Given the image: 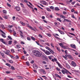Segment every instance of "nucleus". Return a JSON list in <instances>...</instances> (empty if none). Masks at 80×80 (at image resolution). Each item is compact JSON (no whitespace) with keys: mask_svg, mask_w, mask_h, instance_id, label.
Returning a JSON list of instances; mask_svg holds the SVG:
<instances>
[{"mask_svg":"<svg viewBox=\"0 0 80 80\" xmlns=\"http://www.w3.org/2000/svg\"><path fill=\"white\" fill-rule=\"evenodd\" d=\"M57 36H59V35H58V34H56L55 35H53V36L55 37V38H56L57 39H58V40H61V39L58 38V37H57Z\"/></svg>","mask_w":80,"mask_h":80,"instance_id":"423d86ee","label":"nucleus"},{"mask_svg":"<svg viewBox=\"0 0 80 80\" xmlns=\"http://www.w3.org/2000/svg\"><path fill=\"white\" fill-rule=\"evenodd\" d=\"M6 73L7 74H9L10 73V71H6Z\"/></svg>","mask_w":80,"mask_h":80,"instance_id":"3c124183","label":"nucleus"},{"mask_svg":"<svg viewBox=\"0 0 80 80\" xmlns=\"http://www.w3.org/2000/svg\"><path fill=\"white\" fill-rule=\"evenodd\" d=\"M74 13H76V14H78V12H77V11H75L74 12Z\"/></svg>","mask_w":80,"mask_h":80,"instance_id":"338daca9","label":"nucleus"},{"mask_svg":"<svg viewBox=\"0 0 80 80\" xmlns=\"http://www.w3.org/2000/svg\"><path fill=\"white\" fill-rule=\"evenodd\" d=\"M49 51L52 54H54V52H53L52 49L50 50Z\"/></svg>","mask_w":80,"mask_h":80,"instance_id":"c756f323","label":"nucleus"},{"mask_svg":"<svg viewBox=\"0 0 80 80\" xmlns=\"http://www.w3.org/2000/svg\"><path fill=\"white\" fill-rule=\"evenodd\" d=\"M56 69L58 71H60V69L58 68H56Z\"/></svg>","mask_w":80,"mask_h":80,"instance_id":"4d7b16f0","label":"nucleus"},{"mask_svg":"<svg viewBox=\"0 0 80 80\" xmlns=\"http://www.w3.org/2000/svg\"><path fill=\"white\" fill-rule=\"evenodd\" d=\"M0 41H1V42H2V43H3L5 44V42L4 41V40H3V39H2V38L0 39Z\"/></svg>","mask_w":80,"mask_h":80,"instance_id":"6ab92c4d","label":"nucleus"},{"mask_svg":"<svg viewBox=\"0 0 80 80\" xmlns=\"http://www.w3.org/2000/svg\"><path fill=\"white\" fill-rule=\"evenodd\" d=\"M16 47H17V48H20V46L19 45H16Z\"/></svg>","mask_w":80,"mask_h":80,"instance_id":"ea45409f","label":"nucleus"},{"mask_svg":"<svg viewBox=\"0 0 80 80\" xmlns=\"http://www.w3.org/2000/svg\"><path fill=\"white\" fill-rule=\"evenodd\" d=\"M55 75L57 77H58V78H61V77L59 76V75H58L57 74H55Z\"/></svg>","mask_w":80,"mask_h":80,"instance_id":"393cba45","label":"nucleus"},{"mask_svg":"<svg viewBox=\"0 0 80 80\" xmlns=\"http://www.w3.org/2000/svg\"><path fill=\"white\" fill-rule=\"evenodd\" d=\"M11 68L12 69V70H15V68H14V67H13V66H11Z\"/></svg>","mask_w":80,"mask_h":80,"instance_id":"a19ab883","label":"nucleus"},{"mask_svg":"<svg viewBox=\"0 0 80 80\" xmlns=\"http://www.w3.org/2000/svg\"><path fill=\"white\" fill-rule=\"evenodd\" d=\"M8 38H9V39L11 40H12V38L9 36H8Z\"/></svg>","mask_w":80,"mask_h":80,"instance_id":"e433bc0d","label":"nucleus"},{"mask_svg":"<svg viewBox=\"0 0 80 80\" xmlns=\"http://www.w3.org/2000/svg\"><path fill=\"white\" fill-rule=\"evenodd\" d=\"M45 54L46 55H50L51 54V53L50 52L48 51H46V52H45Z\"/></svg>","mask_w":80,"mask_h":80,"instance_id":"4468645a","label":"nucleus"},{"mask_svg":"<svg viewBox=\"0 0 80 80\" xmlns=\"http://www.w3.org/2000/svg\"><path fill=\"white\" fill-rule=\"evenodd\" d=\"M21 43L22 45H23L24 44H25V43H24L22 41L21 42Z\"/></svg>","mask_w":80,"mask_h":80,"instance_id":"0e129e2a","label":"nucleus"},{"mask_svg":"<svg viewBox=\"0 0 80 80\" xmlns=\"http://www.w3.org/2000/svg\"><path fill=\"white\" fill-rule=\"evenodd\" d=\"M2 12L3 13H7V11H6L5 10H2Z\"/></svg>","mask_w":80,"mask_h":80,"instance_id":"58836bf2","label":"nucleus"},{"mask_svg":"<svg viewBox=\"0 0 80 80\" xmlns=\"http://www.w3.org/2000/svg\"><path fill=\"white\" fill-rule=\"evenodd\" d=\"M12 43V41L10 40L8 41V44L9 45H11Z\"/></svg>","mask_w":80,"mask_h":80,"instance_id":"c85d7f7f","label":"nucleus"},{"mask_svg":"<svg viewBox=\"0 0 80 80\" xmlns=\"http://www.w3.org/2000/svg\"><path fill=\"white\" fill-rule=\"evenodd\" d=\"M20 5H21V7H22V8H24V5L22 3H21Z\"/></svg>","mask_w":80,"mask_h":80,"instance_id":"c03bdc74","label":"nucleus"},{"mask_svg":"<svg viewBox=\"0 0 80 80\" xmlns=\"http://www.w3.org/2000/svg\"><path fill=\"white\" fill-rule=\"evenodd\" d=\"M26 65H28V66H30V63H29V62H26Z\"/></svg>","mask_w":80,"mask_h":80,"instance_id":"f704fd0d","label":"nucleus"},{"mask_svg":"<svg viewBox=\"0 0 80 80\" xmlns=\"http://www.w3.org/2000/svg\"><path fill=\"white\" fill-rule=\"evenodd\" d=\"M68 71L66 69H65V70H62V72L63 74H68Z\"/></svg>","mask_w":80,"mask_h":80,"instance_id":"20e7f679","label":"nucleus"},{"mask_svg":"<svg viewBox=\"0 0 80 80\" xmlns=\"http://www.w3.org/2000/svg\"><path fill=\"white\" fill-rule=\"evenodd\" d=\"M15 17L13 16L12 17V20H15Z\"/></svg>","mask_w":80,"mask_h":80,"instance_id":"69168bd1","label":"nucleus"},{"mask_svg":"<svg viewBox=\"0 0 80 80\" xmlns=\"http://www.w3.org/2000/svg\"><path fill=\"white\" fill-rule=\"evenodd\" d=\"M56 48L59 52H60V49L58 47H56Z\"/></svg>","mask_w":80,"mask_h":80,"instance_id":"7c9ffc66","label":"nucleus"},{"mask_svg":"<svg viewBox=\"0 0 80 80\" xmlns=\"http://www.w3.org/2000/svg\"><path fill=\"white\" fill-rule=\"evenodd\" d=\"M39 40H40V41L41 42H45V40H41L40 39H39Z\"/></svg>","mask_w":80,"mask_h":80,"instance_id":"864d4df0","label":"nucleus"},{"mask_svg":"<svg viewBox=\"0 0 80 80\" xmlns=\"http://www.w3.org/2000/svg\"><path fill=\"white\" fill-rule=\"evenodd\" d=\"M68 58H69V59H71V60H73V58L70 55H69L68 56Z\"/></svg>","mask_w":80,"mask_h":80,"instance_id":"aec40b11","label":"nucleus"},{"mask_svg":"<svg viewBox=\"0 0 80 80\" xmlns=\"http://www.w3.org/2000/svg\"><path fill=\"white\" fill-rule=\"evenodd\" d=\"M71 12H75V10H74V9H72L71 10Z\"/></svg>","mask_w":80,"mask_h":80,"instance_id":"e2e57ef3","label":"nucleus"},{"mask_svg":"<svg viewBox=\"0 0 80 80\" xmlns=\"http://www.w3.org/2000/svg\"><path fill=\"white\" fill-rule=\"evenodd\" d=\"M47 35V36H48V37H51V34H49V33H47L46 34Z\"/></svg>","mask_w":80,"mask_h":80,"instance_id":"49530a36","label":"nucleus"},{"mask_svg":"<svg viewBox=\"0 0 80 80\" xmlns=\"http://www.w3.org/2000/svg\"><path fill=\"white\" fill-rule=\"evenodd\" d=\"M20 35L22 37H21V38H22L23 37V32L21 31H20Z\"/></svg>","mask_w":80,"mask_h":80,"instance_id":"412c9836","label":"nucleus"},{"mask_svg":"<svg viewBox=\"0 0 80 80\" xmlns=\"http://www.w3.org/2000/svg\"><path fill=\"white\" fill-rule=\"evenodd\" d=\"M3 52H4V53L6 54V55H10L9 51L8 50V51H7L6 52L5 51H4Z\"/></svg>","mask_w":80,"mask_h":80,"instance_id":"0eeeda50","label":"nucleus"},{"mask_svg":"<svg viewBox=\"0 0 80 80\" xmlns=\"http://www.w3.org/2000/svg\"><path fill=\"white\" fill-rule=\"evenodd\" d=\"M20 23L21 24V25H23V26H25V23H23V22L22 21H20Z\"/></svg>","mask_w":80,"mask_h":80,"instance_id":"b1692460","label":"nucleus"},{"mask_svg":"<svg viewBox=\"0 0 80 80\" xmlns=\"http://www.w3.org/2000/svg\"><path fill=\"white\" fill-rule=\"evenodd\" d=\"M4 18H5V19H8V17H7V16H4Z\"/></svg>","mask_w":80,"mask_h":80,"instance_id":"13d9d810","label":"nucleus"},{"mask_svg":"<svg viewBox=\"0 0 80 80\" xmlns=\"http://www.w3.org/2000/svg\"><path fill=\"white\" fill-rule=\"evenodd\" d=\"M60 17L62 18H66V17H65V16H63V15H61Z\"/></svg>","mask_w":80,"mask_h":80,"instance_id":"2f4dec72","label":"nucleus"},{"mask_svg":"<svg viewBox=\"0 0 80 80\" xmlns=\"http://www.w3.org/2000/svg\"><path fill=\"white\" fill-rule=\"evenodd\" d=\"M33 67L34 69H37L38 68V66L35 64L33 65Z\"/></svg>","mask_w":80,"mask_h":80,"instance_id":"ddd939ff","label":"nucleus"},{"mask_svg":"<svg viewBox=\"0 0 80 80\" xmlns=\"http://www.w3.org/2000/svg\"><path fill=\"white\" fill-rule=\"evenodd\" d=\"M42 57L43 58H44L45 60L46 61H47L48 60V58L47 57L44 55H43V54H41V55L40 58Z\"/></svg>","mask_w":80,"mask_h":80,"instance_id":"f03ea898","label":"nucleus"},{"mask_svg":"<svg viewBox=\"0 0 80 80\" xmlns=\"http://www.w3.org/2000/svg\"><path fill=\"white\" fill-rule=\"evenodd\" d=\"M39 28L41 30H43V28H42V26L39 27Z\"/></svg>","mask_w":80,"mask_h":80,"instance_id":"de8ad7c7","label":"nucleus"},{"mask_svg":"<svg viewBox=\"0 0 80 80\" xmlns=\"http://www.w3.org/2000/svg\"><path fill=\"white\" fill-rule=\"evenodd\" d=\"M8 61L11 63H13V61L12 60H8Z\"/></svg>","mask_w":80,"mask_h":80,"instance_id":"bb28decb","label":"nucleus"},{"mask_svg":"<svg viewBox=\"0 0 80 80\" xmlns=\"http://www.w3.org/2000/svg\"><path fill=\"white\" fill-rule=\"evenodd\" d=\"M13 35H14V36H15V35L17 34V33L14 31L13 32Z\"/></svg>","mask_w":80,"mask_h":80,"instance_id":"37998d69","label":"nucleus"},{"mask_svg":"<svg viewBox=\"0 0 80 80\" xmlns=\"http://www.w3.org/2000/svg\"><path fill=\"white\" fill-rule=\"evenodd\" d=\"M72 66L75 67L76 66V63L74 61H72Z\"/></svg>","mask_w":80,"mask_h":80,"instance_id":"dca6fc26","label":"nucleus"},{"mask_svg":"<svg viewBox=\"0 0 80 80\" xmlns=\"http://www.w3.org/2000/svg\"><path fill=\"white\" fill-rule=\"evenodd\" d=\"M58 32H59L61 34H62V35H64L65 34V33L61 31L60 29L58 30Z\"/></svg>","mask_w":80,"mask_h":80,"instance_id":"f3484780","label":"nucleus"},{"mask_svg":"<svg viewBox=\"0 0 80 80\" xmlns=\"http://www.w3.org/2000/svg\"><path fill=\"white\" fill-rule=\"evenodd\" d=\"M41 3L43 4L44 5H47V3L45 1H41Z\"/></svg>","mask_w":80,"mask_h":80,"instance_id":"39448f33","label":"nucleus"},{"mask_svg":"<svg viewBox=\"0 0 80 80\" xmlns=\"http://www.w3.org/2000/svg\"><path fill=\"white\" fill-rule=\"evenodd\" d=\"M6 65H7V66H8V67H11V65L9 63H6L5 64Z\"/></svg>","mask_w":80,"mask_h":80,"instance_id":"a878e982","label":"nucleus"},{"mask_svg":"<svg viewBox=\"0 0 80 80\" xmlns=\"http://www.w3.org/2000/svg\"><path fill=\"white\" fill-rule=\"evenodd\" d=\"M17 78L19 79H23V77L20 76H17Z\"/></svg>","mask_w":80,"mask_h":80,"instance_id":"4be33fe9","label":"nucleus"},{"mask_svg":"<svg viewBox=\"0 0 80 80\" xmlns=\"http://www.w3.org/2000/svg\"><path fill=\"white\" fill-rule=\"evenodd\" d=\"M7 5L9 7H11V5L10 4H8V3H7Z\"/></svg>","mask_w":80,"mask_h":80,"instance_id":"09e8293b","label":"nucleus"},{"mask_svg":"<svg viewBox=\"0 0 80 80\" xmlns=\"http://www.w3.org/2000/svg\"><path fill=\"white\" fill-rule=\"evenodd\" d=\"M46 49H47V50H49V51L50 50H51V49H50V48H48L47 47H46Z\"/></svg>","mask_w":80,"mask_h":80,"instance_id":"a18cd8bd","label":"nucleus"},{"mask_svg":"<svg viewBox=\"0 0 80 80\" xmlns=\"http://www.w3.org/2000/svg\"><path fill=\"white\" fill-rule=\"evenodd\" d=\"M31 38L32 40H34V41H35V38H33V37H31Z\"/></svg>","mask_w":80,"mask_h":80,"instance_id":"603ef678","label":"nucleus"},{"mask_svg":"<svg viewBox=\"0 0 80 80\" xmlns=\"http://www.w3.org/2000/svg\"><path fill=\"white\" fill-rule=\"evenodd\" d=\"M8 27L9 28H12V27H13V25H11V26L9 25V26H8Z\"/></svg>","mask_w":80,"mask_h":80,"instance_id":"c9c22d12","label":"nucleus"},{"mask_svg":"<svg viewBox=\"0 0 80 80\" xmlns=\"http://www.w3.org/2000/svg\"><path fill=\"white\" fill-rule=\"evenodd\" d=\"M70 46L73 48H76V47L75 46V45L73 44H71Z\"/></svg>","mask_w":80,"mask_h":80,"instance_id":"2eb2a0df","label":"nucleus"},{"mask_svg":"<svg viewBox=\"0 0 80 80\" xmlns=\"http://www.w3.org/2000/svg\"><path fill=\"white\" fill-rule=\"evenodd\" d=\"M69 34H70V35H73V36H75V35L73 33H69Z\"/></svg>","mask_w":80,"mask_h":80,"instance_id":"6e6d98bb","label":"nucleus"},{"mask_svg":"<svg viewBox=\"0 0 80 80\" xmlns=\"http://www.w3.org/2000/svg\"><path fill=\"white\" fill-rule=\"evenodd\" d=\"M39 71L43 73L44 74H46V72H45V71L43 69H41L39 70Z\"/></svg>","mask_w":80,"mask_h":80,"instance_id":"6e6552de","label":"nucleus"},{"mask_svg":"<svg viewBox=\"0 0 80 80\" xmlns=\"http://www.w3.org/2000/svg\"><path fill=\"white\" fill-rule=\"evenodd\" d=\"M46 9L47 11H48V12H51V10L50 9V8H46Z\"/></svg>","mask_w":80,"mask_h":80,"instance_id":"5701e85b","label":"nucleus"},{"mask_svg":"<svg viewBox=\"0 0 80 80\" xmlns=\"http://www.w3.org/2000/svg\"><path fill=\"white\" fill-rule=\"evenodd\" d=\"M42 63L43 64H46V62L45 61H42Z\"/></svg>","mask_w":80,"mask_h":80,"instance_id":"774afa93","label":"nucleus"},{"mask_svg":"<svg viewBox=\"0 0 80 80\" xmlns=\"http://www.w3.org/2000/svg\"><path fill=\"white\" fill-rule=\"evenodd\" d=\"M64 20L65 22H68L71 23V21L68 19H64Z\"/></svg>","mask_w":80,"mask_h":80,"instance_id":"a211bd4d","label":"nucleus"},{"mask_svg":"<svg viewBox=\"0 0 80 80\" xmlns=\"http://www.w3.org/2000/svg\"><path fill=\"white\" fill-rule=\"evenodd\" d=\"M33 53H34V55H35L36 57H40V58L42 53L38 51L34 50L33 51Z\"/></svg>","mask_w":80,"mask_h":80,"instance_id":"f257e3e1","label":"nucleus"},{"mask_svg":"<svg viewBox=\"0 0 80 80\" xmlns=\"http://www.w3.org/2000/svg\"><path fill=\"white\" fill-rule=\"evenodd\" d=\"M52 62H56V63L57 62H58L57 61V59L55 58H54V59H52Z\"/></svg>","mask_w":80,"mask_h":80,"instance_id":"f8f14e48","label":"nucleus"},{"mask_svg":"<svg viewBox=\"0 0 80 80\" xmlns=\"http://www.w3.org/2000/svg\"><path fill=\"white\" fill-rule=\"evenodd\" d=\"M15 8L17 11H20V8L18 6L16 7H15Z\"/></svg>","mask_w":80,"mask_h":80,"instance_id":"9b49d317","label":"nucleus"},{"mask_svg":"<svg viewBox=\"0 0 80 80\" xmlns=\"http://www.w3.org/2000/svg\"><path fill=\"white\" fill-rule=\"evenodd\" d=\"M0 32H1V33H2L4 35H6V34L2 30H1V29H0Z\"/></svg>","mask_w":80,"mask_h":80,"instance_id":"cd10ccee","label":"nucleus"},{"mask_svg":"<svg viewBox=\"0 0 80 80\" xmlns=\"http://www.w3.org/2000/svg\"><path fill=\"white\" fill-rule=\"evenodd\" d=\"M45 45H48V46L49 47H50V44L48 43V42H46L45 43Z\"/></svg>","mask_w":80,"mask_h":80,"instance_id":"8fccbe9b","label":"nucleus"},{"mask_svg":"<svg viewBox=\"0 0 80 80\" xmlns=\"http://www.w3.org/2000/svg\"><path fill=\"white\" fill-rule=\"evenodd\" d=\"M55 10L56 11H58L60 10V9L58 8V7H55Z\"/></svg>","mask_w":80,"mask_h":80,"instance_id":"473e14b6","label":"nucleus"},{"mask_svg":"<svg viewBox=\"0 0 80 80\" xmlns=\"http://www.w3.org/2000/svg\"><path fill=\"white\" fill-rule=\"evenodd\" d=\"M57 20H58V21H59V22H62V21H61V20H60V19L59 18H58L57 19Z\"/></svg>","mask_w":80,"mask_h":80,"instance_id":"052dcab7","label":"nucleus"},{"mask_svg":"<svg viewBox=\"0 0 80 80\" xmlns=\"http://www.w3.org/2000/svg\"><path fill=\"white\" fill-rule=\"evenodd\" d=\"M37 6L39 8H41V9H42V10H43V8H42V7H40V6H39L38 5Z\"/></svg>","mask_w":80,"mask_h":80,"instance_id":"5fc2aeb1","label":"nucleus"},{"mask_svg":"<svg viewBox=\"0 0 80 80\" xmlns=\"http://www.w3.org/2000/svg\"><path fill=\"white\" fill-rule=\"evenodd\" d=\"M27 39L29 41H30L31 40V39L30 38L28 37L27 38Z\"/></svg>","mask_w":80,"mask_h":80,"instance_id":"79ce46f5","label":"nucleus"},{"mask_svg":"<svg viewBox=\"0 0 80 80\" xmlns=\"http://www.w3.org/2000/svg\"><path fill=\"white\" fill-rule=\"evenodd\" d=\"M65 65L67 68H68V69H70V65H69V64H68L67 63H65Z\"/></svg>","mask_w":80,"mask_h":80,"instance_id":"9d476101","label":"nucleus"},{"mask_svg":"<svg viewBox=\"0 0 80 80\" xmlns=\"http://www.w3.org/2000/svg\"><path fill=\"white\" fill-rule=\"evenodd\" d=\"M26 24L27 25H28V27H29V28H30V29L34 31V32H36V31L35 30V29H34V28H33V27H32L29 25V24L27 23Z\"/></svg>","mask_w":80,"mask_h":80,"instance_id":"7ed1b4c3","label":"nucleus"},{"mask_svg":"<svg viewBox=\"0 0 80 80\" xmlns=\"http://www.w3.org/2000/svg\"><path fill=\"white\" fill-rule=\"evenodd\" d=\"M1 35L2 37H3V38H6V37H7V36H6L3 34H1Z\"/></svg>","mask_w":80,"mask_h":80,"instance_id":"72a5a7b5","label":"nucleus"},{"mask_svg":"<svg viewBox=\"0 0 80 80\" xmlns=\"http://www.w3.org/2000/svg\"><path fill=\"white\" fill-rule=\"evenodd\" d=\"M59 45H60V46H61V47H64V46L62 45V43H59Z\"/></svg>","mask_w":80,"mask_h":80,"instance_id":"4c0bfd02","label":"nucleus"},{"mask_svg":"<svg viewBox=\"0 0 80 80\" xmlns=\"http://www.w3.org/2000/svg\"><path fill=\"white\" fill-rule=\"evenodd\" d=\"M16 59H18L19 58V57L18 56H16L15 57Z\"/></svg>","mask_w":80,"mask_h":80,"instance_id":"bf43d9fd","label":"nucleus"},{"mask_svg":"<svg viewBox=\"0 0 80 80\" xmlns=\"http://www.w3.org/2000/svg\"><path fill=\"white\" fill-rule=\"evenodd\" d=\"M11 51L12 53H14L15 52V51L14 50V49H12L11 50Z\"/></svg>","mask_w":80,"mask_h":80,"instance_id":"680f3d73","label":"nucleus"},{"mask_svg":"<svg viewBox=\"0 0 80 80\" xmlns=\"http://www.w3.org/2000/svg\"><path fill=\"white\" fill-rule=\"evenodd\" d=\"M56 63L58 64V67L60 68H62V66L58 62H56Z\"/></svg>","mask_w":80,"mask_h":80,"instance_id":"1a4fd4ad","label":"nucleus"}]
</instances>
